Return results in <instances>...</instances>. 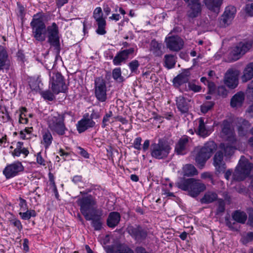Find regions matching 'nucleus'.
<instances>
[{
	"label": "nucleus",
	"instance_id": "nucleus-1",
	"mask_svg": "<svg viewBox=\"0 0 253 253\" xmlns=\"http://www.w3.org/2000/svg\"><path fill=\"white\" fill-rule=\"evenodd\" d=\"M32 29V35L36 40L42 42L45 40L47 33V42L56 49L59 50L60 47L59 29L55 23L46 28L43 20V16L41 13L35 14L30 23Z\"/></svg>",
	"mask_w": 253,
	"mask_h": 253
},
{
	"label": "nucleus",
	"instance_id": "nucleus-2",
	"mask_svg": "<svg viewBox=\"0 0 253 253\" xmlns=\"http://www.w3.org/2000/svg\"><path fill=\"white\" fill-rule=\"evenodd\" d=\"M176 185L179 189L188 191L189 195L193 197H197L206 188L205 184L201 182L200 180L193 178L186 179L181 177L176 183Z\"/></svg>",
	"mask_w": 253,
	"mask_h": 253
},
{
	"label": "nucleus",
	"instance_id": "nucleus-3",
	"mask_svg": "<svg viewBox=\"0 0 253 253\" xmlns=\"http://www.w3.org/2000/svg\"><path fill=\"white\" fill-rule=\"evenodd\" d=\"M217 148V145L213 141H209L203 146L197 147L195 149V160L199 168H203L206 162L211 157Z\"/></svg>",
	"mask_w": 253,
	"mask_h": 253
},
{
	"label": "nucleus",
	"instance_id": "nucleus-4",
	"mask_svg": "<svg viewBox=\"0 0 253 253\" xmlns=\"http://www.w3.org/2000/svg\"><path fill=\"white\" fill-rule=\"evenodd\" d=\"M253 169V164L242 156L233 174L234 180L240 181L250 176Z\"/></svg>",
	"mask_w": 253,
	"mask_h": 253
},
{
	"label": "nucleus",
	"instance_id": "nucleus-5",
	"mask_svg": "<svg viewBox=\"0 0 253 253\" xmlns=\"http://www.w3.org/2000/svg\"><path fill=\"white\" fill-rule=\"evenodd\" d=\"M169 143L164 139H159L157 143H154L151 145V155L152 157L161 160L168 157L171 150Z\"/></svg>",
	"mask_w": 253,
	"mask_h": 253
},
{
	"label": "nucleus",
	"instance_id": "nucleus-6",
	"mask_svg": "<svg viewBox=\"0 0 253 253\" xmlns=\"http://www.w3.org/2000/svg\"><path fill=\"white\" fill-rule=\"evenodd\" d=\"M49 85L52 90L56 94L60 92H66L67 86L65 84L64 77L58 72L53 71L50 72Z\"/></svg>",
	"mask_w": 253,
	"mask_h": 253
},
{
	"label": "nucleus",
	"instance_id": "nucleus-7",
	"mask_svg": "<svg viewBox=\"0 0 253 253\" xmlns=\"http://www.w3.org/2000/svg\"><path fill=\"white\" fill-rule=\"evenodd\" d=\"M252 40H243L238 42L233 47L229 54L230 61H235L239 59L252 47Z\"/></svg>",
	"mask_w": 253,
	"mask_h": 253
},
{
	"label": "nucleus",
	"instance_id": "nucleus-8",
	"mask_svg": "<svg viewBox=\"0 0 253 253\" xmlns=\"http://www.w3.org/2000/svg\"><path fill=\"white\" fill-rule=\"evenodd\" d=\"M64 114L57 113L52 116L48 121V126L50 129L59 135H63L67 130L64 123Z\"/></svg>",
	"mask_w": 253,
	"mask_h": 253
},
{
	"label": "nucleus",
	"instance_id": "nucleus-9",
	"mask_svg": "<svg viewBox=\"0 0 253 253\" xmlns=\"http://www.w3.org/2000/svg\"><path fill=\"white\" fill-rule=\"evenodd\" d=\"M77 204L80 207V211L84 216L85 219H89V215L91 212L94 211V206L96 205V201L91 195L79 198L76 201Z\"/></svg>",
	"mask_w": 253,
	"mask_h": 253
},
{
	"label": "nucleus",
	"instance_id": "nucleus-10",
	"mask_svg": "<svg viewBox=\"0 0 253 253\" xmlns=\"http://www.w3.org/2000/svg\"><path fill=\"white\" fill-rule=\"evenodd\" d=\"M126 231L137 243H139L145 240L148 236L147 229L140 225H129L127 227Z\"/></svg>",
	"mask_w": 253,
	"mask_h": 253
},
{
	"label": "nucleus",
	"instance_id": "nucleus-11",
	"mask_svg": "<svg viewBox=\"0 0 253 253\" xmlns=\"http://www.w3.org/2000/svg\"><path fill=\"white\" fill-rule=\"evenodd\" d=\"M165 42L167 47L170 51L177 52L183 47L184 42L178 36H171L166 37Z\"/></svg>",
	"mask_w": 253,
	"mask_h": 253
},
{
	"label": "nucleus",
	"instance_id": "nucleus-12",
	"mask_svg": "<svg viewBox=\"0 0 253 253\" xmlns=\"http://www.w3.org/2000/svg\"><path fill=\"white\" fill-rule=\"evenodd\" d=\"M95 95L100 102H104L107 99L106 85L104 80L98 78L95 80Z\"/></svg>",
	"mask_w": 253,
	"mask_h": 253
},
{
	"label": "nucleus",
	"instance_id": "nucleus-13",
	"mask_svg": "<svg viewBox=\"0 0 253 253\" xmlns=\"http://www.w3.org/2000/svg\"><path fill=\"white\" fill-rule=\"evenodd\" d=\"M224 84L229 89L236 88L239 84L238 74L236 71L228 70L224 77Z\"/></svg>",
	"mask_w": 253,
	"mask_h": 253
},
{
	"label": "nucleus",
	"instance_id": "nucleus-14",
	"mask_svg": "<svg viewBox=\"0 0 253 253\" xmlns=\"http://www.w3.org/2000/svg\"><path fill=\"white\" fill-rule=\"evenodd\" d=\"M24 170V167L20 162H14L7 165L3 170V174L6 179H9L17 175Z\"/></svg>",
	"mask_w": 253,
	"mask_h": 253
},
{
	"label": "nucleus",
	"instance_id": "nucleus-15",
	"mask_svg": "<svg viewBox=\"0 0 253 253\" xmlns=\"http://www.w3.org/2000/svg\"><path fill=\"white\" fill-rule=\"evenodd\" d=\"M213 165L215 167L216 174L218 175L225 171L226 167L223 161V154L221 151H218L214 155L213 158Z\"/></svg>",
	"mask_w": 253,
	"mask_h": 253
},
{
	"label": "nucleus",
	"instance_id": "nucleus-16",
	"mask_svg": "<svg viewBox=\"0 0 253 253\" xmlns=\"http://www.w3.org/2000/svg\"><path fill=\"white\" fill-rule=\"evenodd\" d=\"M134 51V48H130L120 51L117 53L113 59V62L115 65H121L122 63L125 62L130 55L132 54Z\"/></svg>",
	"mask_w": 253,
	"mask_h": 253
},
{
	"label": "nucleus",
	"instance_id": "nucleus-17",
	"mask_svg": "<svg viewBox=\"0 0 253 253\" xmlns=\"http://www.w3.org/2000/svg\"><path fill=\"white\" fill-rule=\"evenodd\" d=\"M175 101L178 110L182 114L186 113L188 112L190 107L189 104L190 100L183 96L180 95L176 97Z\"/></svg>",
	"mask_w": 253,
	"mask_h": 253
},
{
	"label": "nucleus",
	"instance_id": "nucleus-18",
	"mask_svg": "<svg viewBox=\"0 0 253 253\" xmlns=\"http://www.w3.org/2000/svg\"><path fill=\"white\" fill-rule=\"evenodd\" d=\"M190 76L189 69L184 70L173 79V84L176 87H179L183 84L188 82Z\"/></svg>",
	"mask_w": 253,
	"mask_h": 253
},
{
	"label": "nucleus",
	"instance_id": "nucleus-19",
	"mask_svg": "<svg viewBox=\"0 0 253 253\" xmlns=\"http://www.w3.org/2000/svg\"><path fill=\"white\" fill-rule=\"evenodd\" d=\"M95 125V123L94 121L84 117L78 122L77 124V130L79 133H82L89 128L94 127Z\"/></svg>",
	"mask_w": 253,
	"mask_h": 253
},
{
	"label": "nucleus",
	"instance_id": "nucleus-20",
	"mask_svg": "<svg viewBox=\"0 0 253 253\" xmlns=\"http://www.w3.org/2000/svg\"><path fill=\"white\" fill-rule=\"evenodd\" d=\"M10 67V61L8 55L5 48L0 45V70H8Z\"/></svg>",
	"mask_w": 253,
	"mask_h": 253
},
{
	"label": "nucleus",
	"instance_id": "nucleus-21",
	"mask_svg": "<svg viewBox=\"0 0 253 253\" xmlns=\"http://www.w3.org/2000/svg\"><path fill=\"white\" fill-rule=\"evenodd\" d=\"M245 95L243 91H238L231 98L230 106L232 108H238L243 105L245 100Z\"/></svg>",
	"mask_w": 253,
	"mask_h": 253
},
{
	"label": "nucleus",
	"instance_id": "nucleus-22",
	"mask_svg": "<svg viewBox=\"0 0 253 253\" xmlns=\"http://www.w3.org/2000/svg\"><path fill=\"white\" fill-rule=\"evenodd\" d=\"M221 132L227 136L230 141L235 140L234 134L231 126V123L227 120H224L221 124Z\"/></svg>",
	"mask_w": 253,
	"mask_h": 253
},
{
	"label": "nucleus",
	"instance_id": "nucleus-23",
	"mask_svg": "<svg viewBox=\"0 0 253 253\" xmlns=\"http://www.w3.org/2000/svg\"><path fill=\"white\" fill-rule=\"evenodd\" d=\"M190 9L187 12L189 17L194 18L198 16L202 11V5L200 0L193 3L189 4Z\"/></svg>",
	"mask_w": 253,
	"mask_h": 253
},
{
	"label": "nucleus",
	"instance_id": "nucleus-24",
	"mask_svg": "<svg viewBox=\"0 0 253 253\" xmlns=\"http://www.w3.org/2000/svg\"><path fill=\"white\" fill-rule=\"evenodd\" d=\"M190 9L187 12L189 17L194 18L198 16L202 11V5L200 0L193 3L189 4Z\"/></svg>",
	"mask_w": 253,
	"mask_h": 253
},
{
	"label": "nucleus",
	"instance_id": "nucleus-25",
	"mask_svg": "<svg viewBox=\"0 0 253 253\" xmlns=\"http://www.w3.org/2000/svg\"><path fill=\"white\" fill-rule=\"evenodd\" d=\"M206 124L204 122V119L200 118L199 120L198 127L195 129L196 133L204 138L207 137L210 134V131L207 128Z\"/></svg>",
	"mask_w": 253,
	"mask_h": 253
},
{
	"label": "nucleus",
	"instance_id": "nucleus-26",
	"mask_svg": "<svg viewBox=\"0 0 253 253\" xmlns=\"http://www.w3.org/2000/svg\"><path fill=\"white\" fill-rule=\"evenodd\" d=\"M121 215L118 212H111L107 219V224L110 228H114L119 223Z\"/></svg>",
	"mask_w": 253,
	"mask_h": 253
},
{
	"label": "nucleus",
	"instance_id": "nucleus-27",
	"mask_svg": "<svg viewBox=\"0 0 253 253\" xmlns=\"http://www.w3.org/2000/svg\"><path fill=\"white\" fill-rule=\"evenodd\" d=\"M89 219H86L88 221H91V225L95 230H100L102 227V221L101 215L95 213L89 215Z\"/></svg>",
	"mask_w": 253,
	"mask_h": 253
},
{
	"label": "nucleus",
	"instance_id": "nucleus-28",
	"mask_svg": "<svg viewBox=\"0 0 253 253\" xmlns=\"http://www.w3.org/2000/svg\"><path fill=\"white\" fill-rule=\"evenodd\" d=\"M223 0H204L207 7L210 10L218 13Z\"/></svg>",
	"mask_w": 253,
	"mask_h": 253
},
{
	"label": "nucleus",
	"instance_id": "nucleus-29",
	"mask_svg": "<svg viewBox=\"0 0 253 253\" xmlns=\"http://www.w3.org/2000/svg\"><path fill=\"white\" fill-rule=\"evenodd\" d=\"M189 141V137L187 136L181 138L175 147V151L178 155L184 154L186 145Z\"/></svg>",
	"mask_w": 253,
	"mask_h": 253
},
{
	"label": "nucleus",
	"instance_id": "nucleus-30",
	"mask_svg": "<svg viewBox=\"0 0 253 253\" xmlns=\"http://www.w3.org/2000/svg\"><path fill=\"white\" fill-rule=\"evenodd\" d=\"M162 46L161 43L158 42L155 39H154L150 43L149 50L155 56L159 57L163 54Z\"/></svg>",
	"mask_w": 253,
	"mask_h": 253
},
{
	"label": "nucleus",
	"instance_id": "nucleus-31",
	"mask_svg": "<svg viewBox=\"0 0 253 253\" xmlns=\"http://www.w3.org/2000/svg\"><path fill=\"white\" fill-rule=\"evenodd\" d=\"M253 78V62L247 64L243 71V75L241 76L243 83H246Z\"/></svg>",
	"mask_w": 253,
	"mask_h": 253
},
{
	"label": "nucleus",
	"instance_id": "nucleus-32",
	"mask_svg": "<svg viewBox=\"0 0 253 253\" xmlns=\"http://www.w3.org/2000/svg\"><path fill=\"white\" fill-rule=\"evenodd\" d=\"M217 194L212 191H208L205 193L203 197L201 199L202 204H210L217 200Z\"/></svg>",
	"mask_w": 253,
	"mask_h": 253
},
{
	"label": "nucleus",
	"instance_id": "nucleus-33",
	"mask_svg": "<svg viewBox=\"0 0 253 253\" xmlns=\"http://www.w3.org/2000/svg\"><path fill=\"white\" fill-rule=\"evenodd\" d=\"M233 219L236 222L240 223H244L247 218V214L243 211H235L232 214Z\"/></svg>",
	"mask_w": 253,
	"mask_h": 253
},
{
	"label": "nucleus",
	"instance_id": "nucleus-34",
	"mask_svg": "<svg viewBox=\"0 0 253 253\" xmlns=\"http://www.w3.org/2000/svg\"><path fill=\"white\" fill-rule=\"evenodd\" d=\"M165 67L171 69L175 66L176 57L172 54H166L164 57Z\"/></svg>",
	"mask_w": 253,
	"mask_h": 253
},
{
	"label": "nucleus",
	"instance_id": "nucleus-35",
	"mask_svg": "<svg viewBox=\"0 0 253 253\" xmlns=\"http://www.w3.org/2000/svg\"><path fill=\"white\" fill-rule=\"evenodd\" d=\"M42 139L45 148H48L51 144L53 140V137L50 132L47 130L43 132Z\"/></svg>",
	"mask_w": 253,
	"mask_h": 253
},
{
	"label": "nucleus",
	"instance_id": "nucleus-36",
	"mask_svg": "<svg viewBox=\"0 0 253 253\" xmlns=\"http://www.w3.org/2000/svg\"><path fill=\"white\" fill-rule=\"evenodd\" d=\"M184 175L190 176L197 174L198 171L195 167L191 164L185 165L184 168Z\"/></svg>",
	"mask_w": 253,
	"mask_h": 253
},
{
	"label": "nucleus",
	"instance_id": "nucleus-37",
	"mask_svg": "<svg viewBox=\"0 0 253 253\" xmlns=\"http://www.w3.org/2000/svg\"><path fill=\"white\" fill-rule=\"evenodd\" d=\"M26 211L25 212H20L19 215H20L21 217L24 220H28L31 217H35L36 216V212L35 211L31 210H26Z\"/></svg>",
	"mask_w": 253,
	"mask_h": 253
},
{
	"label": "nucleus",
	"instance_id": "nucleus-38",
	"mask_svg": "<svg viewBox=\"0 0 253 253\" xmlns=\"http://www.w3.org/2000/svg\"><path fill=\"white\" fill-rule=\"evenodd\" d=\"M112 77L113 79L118 82L121 83L124 81V78L121 75V70L120 68H117L113 70Z\"/></svg>",
	"mask_w": 253,
	"mask_h": 253
},
{
	"label": "nucleus",
	"instance_id": "nucleus-39",
	"mask_svg": "<svg viewBox=\"0 0 253 253\" xmlns=\"http://www.w3.org/2000/svg\"><path fill=\"white\" fill-rule=\"evenodd\" d=\"M217 209L216 214H220L224 212L225 210V203L222 199H218L217 202Z\"/></svg>",
	"mask_w": 253,
	"mask_h": 253
},
{
	"label": "nucleus",
	"instance_id": "nucleus-40",
	"mask_svg": "<svg viewBox=\"0 0 253 253\" xmlns=\"http://www.w3.org/2000/svg\"><path fill=\"white\" fill-rule=\"evenodd\" d=\"M236 12V8L233 6H229L226 8L224 12V16H227L233 19Z\"/></svg>",
	"mask_w": 253,
	"mask_h": 253
},
{
	"label": "nucleus",
	"instance_id": "nucleus-41",
	"mask_svg": "<svg viewBox=\"0 0 253 253\" xmlns=\"http://www.w3.org/2000/svg\"><path fill=\"white\" fill-rule=\"evenodd\" d=\"M214 103L212 101H207L201 106V111L205 114L213 107Z\"/></svg>",
	"mask_w": 253,
	"mask_h": 253
},
{
	"label": "nucleus",
	"instance_id": "nucleus-42",
	"mask_svg": "<svg viewBox=\"0 0 253 253\" xmlns=\"http://www.w3.org/2000/svg\"><path fill=\"white\" fill-rule=\"evenodd\" d=\"M54 93L53 92H51L49 90H45L42 91L41 92V95L42 97L46 100L49 101H52L55 99V96L54 95Z\"/></svg>",
	"mask_w": 253,
	"mask_h": 253
},
{
	"label": "nucleus",
	"instance_id": "nucleus-43",
	"mask_svg": "<svg viewBox=\"0 0 253 253\" xmlns=\"http://www.w3.org/2000/svg\"><path fill=\"white\" fill-rule=\"evenodd\" d=\"M216 92L218 95L222 98L226 97L229 92L226 87L223 85L218 86L216 89Z\"/></svg>",
	"mask_w": 253,
	"mask_h": 253
},
{
	"label": "nucleus",
	"instance_id": "nucleus-44",
	"mask_svg": "<svg viewBox=\"0 0 253 253\" xmlns=\"http://www.w3.org/2000/svg\"><path fill=\"white\" fill-rule=\"evenodd\" d=\"M116 253H134V252L128 246L121 245L118 246Z\"/></svg>",
	"mask_w": 253,
	"mask_h": 253
},
{
	"label": "nucleus",
	"instance_id": "nucleus-45",
	"mask_svg": "<svg viewBox=\"0 0 253 253\" xmlns=\"http://www.w3.org/2000/svg\"><path fill=\"white\" fill-rule=\"evenodd\" d=\"M140 64L138 60H134L128 63L129 68L132 73H136Z\"/></svg>",
	"mask_w": 253,
	"mask_h": 253
},
{
	"label": "nucleus",
	"instance_id": "nucleus-46",
	"mask_svg": "<svg viewBox=\"0 0 253 253\" xmlns=\"http://www.w3.org/2000/svg\"><path fill=\"white\" fill-rule=\"evenodd\" d=\"M112 116L113 113L111 111H109L105 114L102 120V127L103 128H105L107 126V122H109L110 118L112 117Z\"/></svg>",
	"mask_w": 253,
	"mask_h": 253
},
{
	"label": "nucleus",
	"instance_id": "nucleus-47",
	"mask_svg": "<svg viewBox=\"0 0 253 253\" xmlns=\"http://www.w3.org/2000/svg\"><path fill=\"white\" fill-rule=\"evenodd\" d=\"M245 94L248 100L250 101L253 100V88L251 87L249 84L246 90L245 95Z\"/></svg>",
	"mask_w": 253,
	"mask_h": 253
},
{
	"label": "nucleus",
	"instance_id": "nucleus-48",
	"mask_svg": "<svg viewBox=\"0 0 253 253\" xmlns=\"http://www.w3.org/2000/svg\"><path fill=\"white\" fill-rule=\"evenodd\" d=\"M103 16L102 9L100 7L96 8L93 12V17L95 20L101 18Z\"/></svg>",
	"mask_w": 253,
	"mask_h": 253
},
{
	"label": "nucleus",
	"instance_id": "nucleus-49",
	"mask_svg": "<svg viewBox=\"0 0 253 253\" xmlns=\"http://www.w3.org/2000/svg\"><path fill=\"white\" fill-rule=\"evenodd\" d=\"M232 20L231 18H229V17H227V16H224V14L221 16L220 19V24L223 26H226L228 25L231 21Z\"/></svg>",
	"mask_w": 253,
	"mask_h": 253
},
{
	"label": "nucleus",
	"instance_id": "nucleus-50",
	"mask_svg": "<svg viewBox=\"0 0 253 253\" xmlns=\"http://www.w3.org/2000/svg\"><path fill=\"white\" fill-rule=\"evenodd\" d=\"M10 222L13 226L17 227L18 231H21L23 228V226L20 221L17 219H12L10 220Z\"/></svg>",
	"mask_w": 253,
	"mask_h": 253
},
{
	"label": "nucleus",
	"instance_id": "nucleus-51",
	"mask_svg": "<svg viewBox=\"0 0 253 253\" xmlns=\"http://www.w3.org/2000/svg\"><path fill=\"white\" fill-rule=\"evenodd\" d=\"M19 206L20 207V210L23 211H25L26 210H28V206L27 204L26 201L23 199L21 197H20L19 199Z\"/></svg>",
	"mask_w": 253,
	"mask_h": 253
},
{
	"label": "nucleus",
	"instance_id": "nucleus-52",
	"mask_svg": "<svg viewBox=\"0 0 253 253\" xmlns=\"http://www.w3.org/2000/svg\"><path fill=\"white\" fill-rule=\"evenodd\" d=\"M245 11L250 16H253V3L251 4H246L245 7Z\"/></svg>",
	"mask_w": 253,
	"mask_h": 253
},
{
	"label": "nucleus",
	"instance_id": "nucleus-53",
	"mask_svg": "<svg viewBox=\"0 0 253 253\" xmlns=\"http://www.w3.org/2000/svg\"><path fill=\"white\" fill-rule=\"evenodd\" d=\"M224 151L225 156H229L232 155L234 152L233 147L230 145H226L224 148Z\"/></svg>",
	"mask_w": 253,
	"mask_h": 253
},
{
	"label": "nucleus",
	"instance_id": "nucleus-54",
	"mask_svg": "<svg viewBox=\"0 0 253 253\" xmlns=\"http://www.w3.org/2000/svg\"><path fill=\"white\" fill-rule=\"evenodd\" d=\"M207 85L209 89V93L212 94L215 92V91L216 90V86L215 84L213 82L210 81L209 82H208Z\"/></svg>",
	"mask_w": 253,
	"mask_h": 253
},
{
	"label": "nucleus",
	"instance_id": "nucleus-55",
	"mask_svg": "<svg viewBox=\"0 0 253 253\" xmlns=\"http://www.w3.org/2000/svg\"><path fill=\"white\" fill-rule=\"evenodd\" d=\"M142 139L141 137H137L135 138V139L134 141L133 142V147L135 149L137 150H140L141 149V143Z\"/></svg>",
	"mask_w": 253,
	"mask_h": 253
},
{
	"label": "nucleus",
	"instance_id": "nucleus-56",
	"mask_svg": "<svg viewBox=\"0 0 253 253\" xmlns=\"http://www.w3.org/2000/svg\"><path fill=\"white\" fill-rule=\"evenodd\" d=\"M188 87L190 90L194 92H199L201 89L200 86L192 83H189Z\"/></svg>",
	"mask_w": 253,
	"mask_h": 253
},
{
	"label": "nucleus",
	"instance_id": "nucleus-57",
	"mask_svg": "<svg viewBox=\"0 0 253 253\" xmlns=\"http://www.w3.org/2000/svg\"><path fill=\"white\" fill-rule=\"evenodd\" d=\"M37 163L38 164H40L41 165H43V166H45V165L44 160L42 158L41 152H39V153H38L37 154Z\"/></svg>",
	"mask_w": 253,
	"mask_h": 253
},
{
	"label": "nucleus",
	"instance_id": "nucleus-58",
	"mask_svg": "<svg viewBox=\"0 0 253 253\" xmlns=\"http://www.w3.org/2000/svg\"><path fill=\"white\" fill-rule=\"evenodd\" d=\"M243 125L238 126V130L239 131H243L244 129L248 128V126H249V123L248 121L244 120L242 122Z\"/></svg>",
	"mask_w": 253,
	"mask_h": 253
},
{
	"label": "nucleus",
	"instance_id": "nucleus-59",
	"mask_svg": "<svg viewBox=\"0 0 253 253\" xmlns=\"http://www.w3.org/2000/svg\"><path fill=\"white\" fill-rule=\"evenodd\" d=\"M77 148L80 150L79 154L85 158H89L88 153L84 149L81 147H78Z\"/></svg>",
	"mask_w": 253,
	"mask_h": 253
},
{
	"label": "nucleus",
	"instance_id": "nucleus-60",
	"mask_svg": "<svg viewBox=\"0 0 253 253\" xmlns=\"http://www.w3.org/2000/svg\"><path fill=\"white\" fill-rule=\"evenodd\" d=\"M26 115L22 113L19 114V122L21 124H27L28 121V119L25 118Z\"/></svg>",
	"mask_w": 253,
	"mask_h": 253
},
{
	"label": "nucleus",
	"instance_id": "nucleus-61",
	"mask_svg": "<svg viewBox=\"0 0 253 253\" xmlns=\"http://www.w3.org/2000/svg\"><path fill=\"white\" fill-rule=\"evenodd\" d=\"M100 117V115L98 112H95L94 110L92 112L88 119L93 120V119H97Z\"/></svg>",
	"mask_w": 253,
	"mask_h": 253
},
{
	"label": "nucleus",
	"instance_id": "nucleus-62",
	"mask_svg": "<svg viewBox=\"0 0 253 253\" xmlns=\"http://www.w3.org/2000/svg\"><path fill=\"white\" fill-rule=\"evenodd\" d=\"M96 21L97 22L98 27H105L106 21L103 17L96 20Z\"/></svg>",
	"mask_w": 253,
	"mask_h": 253
},
{
	"label": "nucleus",
	"instance_id": "nucleus-63",
	"mask_svg": "<svg viewBox=\"0 0 253 253\" xmlns=\"http://www.w3.org/2000/svg\"><path fill=\"white\" fill-rule=\"evenodd\" d=\"M202 178H209L211 180H212V175L209 172H205L201 174Z\"/></svg>",
	"mask_w": 253,
	"mask_h": 253
},
{
	"label": "nucleus",
	"instance_id": "nucleus-64",
	"mask_svg": "<svg viewBox=\"0 0 253 253\" xmlns=\"http://www.w3.org/2000/svg\"><path fill=\"white\" fill-rule=\"evenodd\" d=\"M105 28V27H98V28L96 30V33L99 35H104L106 33Z\"/></svg>",
	"mask_w": 253,
	"mask_h": 253
}]
</instances>
